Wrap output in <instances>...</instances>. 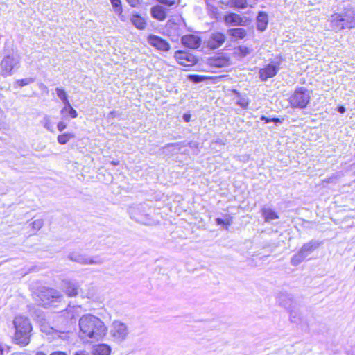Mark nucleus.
Here are the masks:
<instances>
[{"mask_svg": "<svg viewBox=\"0 0 355 355\" xmlns=\"http://www.w3.org/2000/svg\"><path fill=\"white\" fill-rule=\"evenodd\" d=\"M78 338L85 344L102 340L107 333V327L98 317L87 313L82 315L78 321Z\"/></svg>", "mask_w": 355, "mask_h": 355, "instance_id": "nucleus-1", "label": "nucleus"}, {"mask_svg": "<svg viewBox=\"0 0 355 355\" xmlns=\"http://www.w3.org/2000/svg\"><path fill=\"white\" fill-rule=\"evenodd\" d=\"M330 26L335 32L355 27V10L345 9L340 12L334 13L329 19Z\"/></svg>", "mask_w": 355, "mask_h": 355, "instance_id": "nucleus-2", "label": "nucleus"}, {"mask_svg": "<svg viewBox=\"0 0 355 355\" xmlns=\"http://www.w3.org/2000/svg\"><path fill=\"white\" fill-rule=\"evenodd\" d=\"M130 216L136 222L144 224L151 225L152 219L150 217V208L146 204H139L130 207L128 209Z\"/></svg>", "mask_w": 355, "mask_h": 355, "instance_id": "nucleus-3", "label": "nucleus"}, {"mask_svg": "<svg viewBox=\"0 0 355 355\" xmlns=\"http://www.w3.org/2000/svg\"><path fill=\"white\" fill-rule=\"evenodd\" d=\"M311 93L304 87L297 88L289 98V103L292 107L304 109L310 101Z\"/></svg>", "mask_w": 355, "mask_h": 355, "instance_id": "nucleus-4", "label": "nucleus"}, {"mask_svg": "<svg viewBox=\"0 0 355 355\" xmlns=\"http://www.w3.org/2000/svg\"><path fill=\"white\" fill-rule=\"evenodd\" d=\"M320 245V243L315 240H311L304 243L298 252L294 254L291 259V263L293 266L300 264L309 255H310Z\"/></svg>", "mask_w": 355, "mask_h": 355, "instance_id": "nucleus-5", "label": "nucleus"}, {"mask_svg": "<svg viewBox=\"0 0 355 355\" xmlns=\"http://www.w3.org/2000/svg\"><path fill=\"white\" fill-rule=\"evenodd\" d=\"M128 329L127 325L119 320L112 322L110 334L113 340L116 343H122L128 335Z\"/></svg>", "mask_w": 355, "mask_h": 355, "instance_id": "nucleus-6", "label": "nucleus"}, {"mask_svg": "<svg viewBox=\"0 0 355 355\" xmlns=\"http://www.w3.org/2000/svg\"><path fill=\"white\" fill-rule=\"evenodd\" d=\"M280 69L278 62H271L265 67L260 69L259 71V78L261 81H267L268 78H273Z\"/></svg>", "mask_w": 355, "mask_h": 355, "instance_id": "nucleus-7", "label": "nucleus"}, {"mask_svg": "<svg viewBox=\"0 0 355 355\" xmlns=\"http://www.w3.org/2000/svg\"><path fill=\"white\" fill-rule=\"evenodd\" d=\"M40 297L44 302V304H52L54 302H60L62 295L57 290L46 288L41 291Z\"/></svg>", "mask_w": 355, "mask_h": 355, "instance_id": "nucleus-8", "label": "nucleus"}, {"mask_svg": "<svg viewBox=\"0 0 355 355\" xmlns=\"http://www.w3.org/2000/svg\"><path fill=\"white\" fill-rule=\"evenodd\" d=\"M226 40V36L220 32H214L209 35L206 40L207 47L210 49H216L221 46Z\"/></svg>", "mask_w": 355, "mask_h": 355, "instance_id": "nucleus-9", "label": "nucleus"}, {"mask_svg": "<svg viewBox=\"0 0 355 355\" xmlns=\"http://www.w3.org/2000/svg\"><path fill=\"white\" fill-rule=\"evenodd\" d=\"M11 329L14 331L13 341L20 345L22 343V316L17 315L14 318Z\"/></svg>", "mask_w": 355, "mask_h": 355, "instance_id": "nucleus-10", "label": "nucleus"}, {"mask_svg": "<svg viewBox=\"0 0 355 355\" xmlns=\"http://www.w3.org/2000/svg\"><path fill=\"white\" fill-rule=\"evenodd\" d=\"M148 42L157 50L162 51H168L170 44L167 41L155 35H149L147 37Z\"/></svg>", "mask_w": 355, "mask_h": 355, "instance_id": "nucleus-11", "label": "nucleus"}, {"mask_svg": "<svg viewBox=\"0 0 355 355\" xmlns=\"http://www.w3.org/2000/svg\"><path fill=\"white\" fill-rule=\"evenodd\" d=\"M17 62L10 56L5 57L1 63L3 76L10 75L14 70Z\"/></svg>", "mask_w": 355, "mask_h": 355, "instance_id": "nucleus-12", "label": "nucleus"}, {"mask_svg": "<svg viewBox=\"0 0 355 355\" xmlns=\"http://www.w3.org/2000/svg\"><path fill=\"white\" fill-rule=\"evenodd\" d=\"M277 302L279 305L288 310L294 308L293 298L291 295L287 293H279L277 297Z\"/></svg>", "mask_w": 355, "mask_h": 355, "instance_id": "nucleus-13", "label": "nucleus"}, {"mask_svg": "<svg viewBox=\"0 0 355 355\" xmlns=\"http://www.w3.org/2000/svg\"><path fill=\"white\" fill-rule=\"evenodd\" d=\"M182 44L191 49H197L200 46L201 40L194 35H187L182 37Z\"/></svg>", "mask_w": 355, "mask_h": 355, "instance_id": "nucleus-14", "label": "nucleus"}, {"mask_svg": "<svg viewBox=\"0 0 355 355\" xmlns=\"http://www.w3.org/2000/svg\"><path fill=\"white\" fill-rule=\"evenodd\" d=\"M62 286L68 296L74 297L78 295V285L76 282L70 279H65L62 282Z\"/></svg>", "mask_w": 355, "mask_h": 355, "instance_id": "nucleus-15", "label": "nucleus"}, {"mask_svg": "<svg viewBox=\"0 0 355 355\" xmlns=\"http://www.w3.org/2000/svg\"><path fill=\"white\" fill-rule=\"evenodd\" d=\"M260 211L266 223H270L272 220L279 218L278 214L267 205L263 206Z\"/></svg>", "mask_w": 355, "mask_h": 355, "instance_id": "nucleus-16", "label": "nucleus"}, {"mask_svg": "<svg viewBox=\"0 0 355 355\" xmlns=\"http://www.w3.org/2000/svg\"><path fill=\"white\" fill-rule=\"evenodd\" d=\"M167 10L162 6L156 5L150 8L151 16L159 21H164L166 19L167 15Z\"/></svg>", "mask_w": 355, "mask_h": 355, "instance_id": "nucleus-17", "label": "nucleus"}, {"mask_svg": "<svg viewBox=\"0 0 355 355\" xmlns=\"http://www.w3.org/2000/svg\"><path fill=\"white\" fill-rule=\"evenodd\" d=\"M44 225V222L42 219H35L31 222H27L26 223V229H29L26 232V234L28 236L33 235L36 234V232L42 228Z\"/></svg>", "mask_w": 355, "mask_h": 355, "instance_id": "nucleus-18", "label": "nucleus"}, {"mask_svg": "<svg viewBox=\"0 0 355 355\" xmlns=\"http://www.w3.org/2000/svg\"><path fill=\"white\" fill-rule=\"evenodd\" d=\"M210 64L216 67H227L230 64V58L225 55L212 58Z\"/></svg>", "mask_w": 355, "mask_h": 355, "instance_id": "nucleus-19", "label": "nucleus"}, {"mask_svg": "<svg viewBox=\"0 0 355 355\" xmlns=\"http://www.w3.org/2000/svg\"><path fill=\"white\" fill-rule=\"evenodd\" d=\"M130 21L137 28L140 30L145 29L147 25L146 19L137 13L132 14Z\"/></svg>", "mask_w": 355, "mask_h": 355, "instance_id": "nucleus-20", "label": "nucleus"}, {"mask_svg": "<svg viewBox=\"0 0 355 355\" xmlns=\"http://www.w3.org/2000/svg\"><path fill=\"white\" fill-rule=\"evenodd\" d=\"M225 22L230 26L243 25V18L236 13H230L225 17Z\"/></svg>", "mask_w": 355, "mask_h": 355, "instance_id": "nucleus-21", "label": "nucleus"}, {"mask_svg": "<svg viewBox=\"0 0 355 355\" xmlns=\"http://www.w3.org/2000/svg\"><path fill=\"white\" fill-rule=\"evenodd\" d=\"M268 23V15L264 12H260L257 17V27L259 31H265Z\"/></svg>", "mask_w": 355, "mask_h": 355, "instance_id": "nucleus-22", "label": "nucleus"}, {"mask_svg": "<svg viewBox=\"0 0 355 355\" xmlns=\"http://www.w3.org/2000/svg\"><path fill=\"white\" fill-rule=\"evenodd\" d=\"M163 153L166 155H171L178 153L181 150L180 143H170L163 148Z\"/></svg>", "mask_w": 355, "mask_h": 355, "instance_id": "nucleus-23", "label": "nucleus"}, {"mask_svg": "<svg viewBox=\"0 0 355 355\" xmlns=\"http://www.w3.org/2000/svg\"><path fill=\"white\" fill-rule=\"evenodd\" d=\"M87 257L86 254H80L77 252H70L67 257L72 261L77 262L83 265H87Z\"/></svg>", "mask_w": 355, "mask_h": 355, "instance_id": "nucleus-24", "label": "nucleus"}, {"mask_svg": "<svg viewBox=\"0 0 355 355\" xmlns=\"http://www.w3.org/2000/svg\"><path fill=\"white\" fill-rule=\"evenodd\" d=\"M227 33L235 40H242L247 35L245 29L243 28H231L228 30Z\"/></svg>", "mask_w": 355, "mask_h": 355, "instance_id": "nucleus-25", "label": "nucleus"}, {"mask_svg": "<svg viewBox=\"0 0 355 355\" xmlns=\"http://www.w3.org/2000/svg\"><path fill=\"white\" fill-rule=\"evenodd\" d=\"M111 348L105 344L96 345L93 349V355H110Z\"/></svg>", "mask_w": 355, "mask_h": 355, "instance_id": "nucleus-26", "label": "nucleus"}, {"mask_svg": "<svg viewBox=\"0 0 355 355\" xmlns=\"http://www.w3.org/2000/svg\"><path fill=\"white\" fill-rule=\"evenodd\" d=\"M32 325L27 318H24V346L27 345L29 342V336H26V334L31 332Z\"/></svg>", "mask_w": 355, "mask_h": 355, "instance_id": "nucleus-27", "label": "nucleus"}, {"mask_svg": "<svg viewBox=\"0 0 355 355\" xmlns=\"http://www.w3.org/2000/svg\"><path fill=\"white\" fill-rule=\"evenodd\" d=\"M289 310L290 320L293 323L299 324L302 322V314L297 310L291 308Z\"/></svg>", "mask_w": 355, "mask_h": 355, "instance_id": "nucleus-28", "label": "nucleus"}, {"mask_svg": "<svg viewBox=\"0 0 355 355\" xmlns=\"http://www.w3.org/2000/svg\"><path fill=\"white\" fill-rule=\"evenodd\" d=\"M75 137V135L71 132H65L58 136V141L60 144H66L70 139Z\"/></svg>", "mask_w": 355, "mask_h": 355, "instance_id": "nucleus-29", "label": "nucleus"}, {"mask_svg": "<svg viewBox=\"0 0 355 355\" xmlns=\"http://www.w3.org/2000/svg\"><path fill=\"white\" fill-rule=\"evenodd\" d=\"M104 263V260L99 256L94 257H87V265H101Z\"/></svg>", "mask_w": 355, "mask_h": 355, "instance_id": "nucleus-30", "label": "nucleus"}, {"mask_svg": "<svg viewBox=\"0 0 355 355\" xmlns=\"http://www.w3.org/2000/svg\"><path fill=\"white\" fill-rule=\"evenodd\" d=\"M42 123L43 125L49 131L53 132V125L51 121V119L49 116H45L42 121Z\"/></svg>", "mask_w": 355, "mask_h": 355, "instance_id": "nucleus-31", "label": "nucleus"}, {"mask_svg": "<svg viewBox=\"0 0 355 355\" xmlns=\"http://www.w3.org/2000/svg\"><path fill=\"white\" fill-rule=\"evenodd\" d=\"M232 6L239 8H245L248 5V0H231Z\"/></svg>", "mask_w": 355, "mask_h": 355, "instance_id": "nucleus-32", "label": "nucleus"}, {"mask_svg": "<svg viewBox=\"0 0 355 355\" xmlns=\"http://www.w3.org/2000/svg\"><path fill=\"white\" fill-rule=\"evenodd\" d=\"M197 61V59L195 56L192 55H189L187 57L184 61H180V63L184 66H189L195 64Z\"/></svg>", "mask_w": 355, "mask_h": 355, "instance_id": "nucleus-33", "label": "nucleus"}, {"mask_svg": "<svg viewBox=\"0 0 355 355\" xmlns=\"http://www.w3.org/2000/svg\"><path fill=\"white\" fill-rule=\"evenodd\" d=\"M112 3V5L114 8L115 12L119 13V15L122 12V7L121 0H110Z\"/></svg>", "mask_w": 355, "mask_h": 355, "instance_id": "nucleus-34", "label": "nucleus"}, {"mask_svg": "<svg viewBox=\"0 0 355 355\" xmlns=\"http://www.w3.org/2000/svg\"><path fill=\"white\" fill-rule=\"evenodd\" d=\"M249 99L246 97H239L237 104L240 105L242 108H247L249 105Z\"/></svg>", "mask_w": 355, "mask_h": 355, "instance_id": "nucleus-35", "label": "nucleus"}, {"mask_svg": "<svg viewBox=\"0 0 355 355\" xmlns=\"http://www.w3.org/2000/svg\"><path fill=\"white\" fill-rule=\"evenodd\" d=\"M55 91L61 101L66 100V98H67V94L64 89L58 87L55 89Z\"/></svg>", "mask_w": 355, "mask_h": 355, "instance_id": "nucleus-36", "label": "nucleus"}, {"mask_svg": "<svg viewBox=\"0 0 355 355\" xmlns=\"http://www.w3.org/2000/svg\"><path fill=\"white\" fill-rule=\"evenodd\" d=\"M239 51L242 56H246L252 52V49L245 46H240L239 47Z\"/></svg>", "mask_w": 355, "mask_h": 355, "instance_id": "nucleus-37", "label": "nucleus"}, {"mask_svg": "<svg viewBox=\"0 0 355 355\" xmlns=\"http://www.w3.org/2000/svg\"><path fill=\"white\" fill-rule=\"evenodd\" d=\"M188 56H189V54L185 52L177 51L175 53V58L179 60V62L184 61L185 59L187 58V57H188Z\"/></svg>", "mask_w": 355, "mask_h": 355, "instance_id": "nucleus-38", "label": "nucleus"}, {"mask_svg": "<svg viewBox=\"0 0 355 355\" xmlns=\"http://www.w3.org/2000/svg\"><path fill=\"white\" fill-rule=\"evenodd\" d=\"M216 223L218 225H230V221L229 219H225V220H223L220 218H217L216 219Z\"/></svg>", "mask_w": 355, "mask_h": 355, "instance_id": "nucleus-39", "label": "nucleus"}, {"mask_svg": "<svg viewBox=\"0 0 355 355\" xmlns=\"http://www.w3.org/2000/svg\"><path fill=\"white\" fill-rule=\"evenodd\" d=\"M158 2L168 6H171L175 4V0H157Z\"/></svg>", "mask_w": 355, "mask_h": 355, "instance_id": "nucleus-40", "label": "nucleus"}, {"mask_svg": "<svg viewBox=\"0 0 355 355\" xmlns=\"http://www.w3.org/2000/svg\"><path fill=\"white\" fill-rule=\"evenodd\" d=\"M68 113L71 118H76L78 116L77 112L72 107H69Z\"/></svg>", "mask_w": 355, "mask_h": 355, "instance_id": "nucleus-41", "label": "nucleus"}, {"mask_svg": "<svg viewBox=\"0 0 355 355\" xmlns=\"http://www.w3.org/2000/svg\"><path fill=\"white\" fill-rule=\"evenodd\" d=\"M191 80H193L195 83H199L202 80V77L198 76V75H192L190 77Z\"/></svg>", "mask_w": 355, "mask_h": 355, "instance_id": "nucleus-42", "label": "nucleus"}, {"mask_svg": "<svg viewBox=\"0 0 355 355\" xmlns=\"http://www.w3.org/2000/svg\"><path fill=\"white\" fill-rule=\"evenodd\" d=\"M57 127H58V130L62 132L67 128V124L63 121H60L58 123Z\"/></svg>", "mask_w": 355, "mask_h": 355, "instance_id": "nucleus-43", "label": "nucleus"}, {"mask_svg": "<svg viewBox=\"0 0 355 355\" xmlns=\"http://www.w3.org/2000/svg\"><path fill=\"white\" fill-rule=\"evenodd\" d=\"M126 1L130 4V6L132 7L137 6L139 3V0H126Z\"/></svg>", "mask_w": 355, "mask_h": 355, "instance_id": "nucleus-44", "label": "nucleus"}, {"mask_svg": "<svg viewBox=\"0 0 355 355\" xmlns=\"http://www.w3.org/2000/svg\"><path fill=\"white\" fill-rule=\"evenodd\" d=\"M190 119H191V114H184L183 115V119L186 121V122H189L190 121Z\"/></svg>", "mask_w": 355, "mask_h": 355, "instance_id": "nucleus-45", "label": "nucleus"}, {"mask_svg": "<svg viewBox=\"0 0 355 355\" xmlns=\"http://www.w3.org/2000/svg\"><path fill=\"white\" fill-rule=\"evenodd\" d=\"M33 81V78L24 79V85H28Z\"/></svg>", "mask_w": 355, "mask_h": 355, "instance_id": "nucleus-46", "label": "nucleus"}, {"mask_svg": "<svg viewBox=\"0 0 355 355\" xmlns=\"http://www.w3.org/2000/svg\"><path fill=\"white\" fill-rule=\"evenodd\" d=\"M261 120L262 121H265L266 123H269V122H272V120H271V118H268V117H266L265 116H262L261 117Z\"/></svg>", "mask_w": 355, "mask_h": 355, "instance_id": "nucleus-47", "label": "nucleus"}, {"mask_svg": "<svg viewBox=\"0 0 355 355\" xmlns=\"http://www.w3.org/2000/svg\"><path fill=\"white\" fill-rule=\"evenodd\" d=\"M272 122H275L276 123H282L283 119H280L279 118H271Z\"/></svg>", "mask_w": 355, "mask_h": 355, "instance_id": "nucleus-48", "label": "nucleus"}, {"mask_svg": "<svg viewBox=\"0 0 355 355\" xmlns=\"http://www.w3.org/2000/svg\"><path fill=\"white\" fill-rule=\"evenodd\" d=\"M345 111H346L345 107H343V106H339L338 107V112L341 113V114L345 113Z\"/></svg>", "mask_w": 355, "mask_h": 355, "instance_id": "nucleus-49", "label": "nucleus"}, {"mask_svg": "<svg viewBox=\"0 0 355 355\" xmlns=\"http://www.w3.org/2000/svg\"><path fill=\"white\" fill-rule=\"evenodd\" d=\"M248 6L252 7L254 5L257 3V0H248Z\"/></svg>", "mask_w": 355, "mask_h": 355, "instance_id": "nucleus-50", "label": "nucleus"}, {"mask_svg": "<svg viewBox=\"0 0 355 355\" xmlns=\"http://www.w3.org/2000/svg\"><path fill=\"white\" fill-rule=\"evenodd\" d=\"M62 101L64 103V106H67V107H71V105H70V103H69V101L68 100V98H67L66 100H63Z\"/></svg>", "mask_w": 355, "mask_h": 355, "instance_id": "nucleus-51", "label": "nucleus"}, {"mask_svg": "<svg viewBox=\"0 0 355 355\" xmlns=\"http://www.w3.org/2000/svg\"><path fill=\"white\" fill-rule=\"evenodd\" d=\"M50 355H67V354L62 352H55L51 354Z\"/></svg>", "mask_w": 355, "mask_h": 355, "instance_id": "nucleus-52", "label": "nucleus"}, {"mask_svg": "<svg viewBox=\"0 0 355 355\" xmlns=\"http://www.w3.org/2000/svg\"><path fill=\"white\" fill-rule=\"evenodd\" d=\"M69 112V107L64 106V107L61 110V114H64V112Z\"/></svg>", "mask_w": 355, "mask_h": 355, "instance_id": "nucleus-53", "label": "nucleus"}, {"mask_svg": "<svg viewBox=\"0 0 355 355\" xmlns=\"http://www.w3.org/2000/svg\"><path fill=\"white\" fill-rule=\"evenodd\" d=\"M75 355H86V354H85V352L80 351V352H77Z\"/></svg>", "mask_w": 355, "mask_h": 355, "instance_id": "nucleus-54", "label": "nucleus"}, {"mask_svg": "<svg viewBox=\"0 0 355 355\" xmlns=\"http://www.w3.org/2000/svg\"><path fill=\"white\" fill-rule=\"evenodd\" d=\"M35 355H46V354H44V352H38L36 353Z\"/></svg>", "mask_w": 355, "mask_h": 355, "instance_id": "nucleus-55", "label": "nucleus"}, {"mask_svg": "<svg viewBox=\"0 0 355 355\" xmlns=\"http://www.w3.org/2000/svg\"><path fill=\"white\" fill-rule=\"evenodd\" d=\"M17 83L19 84L20 86H22V80H18Z\"/></svg>", "mask_w": 355, "mask_h": 355, "instance_id": "nucleus-56", "label": "nucleus"}, {"mask_svg": "<svg viewBox=\"0 0 355 355\" xmlns=\"http://www.w3.org/2000/svg\"><path fill=\"white\" fill-rule=\"evenodd\" d=\"M12 355H21V354L19 352H17V353L12 354Z\"/></svg>", "mask_w": 355, "mask_h": 355, "instance_id": "nucleus-57", "label": "nucleus"}, {"mask_svg": "<svg viewBox=\"0 0 355 355\" xmlns=\"http://www.w3.org/2000/svg\"><path fill=\"white\" fill-rule=\"evenodd\" d=\"M112 163L114 164V165H117L118 164V162H116L114 161H112Z\"/></svg>", "mask_w": 355, "mask_h": 355, "instance_id": "nucleus-58", "label": "nucleus"}, {"mask_svg": "<svg viewBox=\"0 0 355 355\" xmlns=\"http://www.w3.org/2000/svg\"><path fill=\"white\" fill-rule=\"evenodd\" d=\"M114 114V112H111L110 113V114H112H112Z\"/></svg>", "mask_w": 355, "mask_h": 355, "instance_id": "nucleus-59", "label": "nucleus"}, {"mask_svg": "<svg viewBox=\"0 0 355 355\" xmlns=\"http://www.w3.org/2000/svg\"><path fill=\"white\" fill-rule=\"evenodd\" d=\"M354 182H355V180H354Z\"/></svg>", "mask_w": 355, "mask_h": 355, "instance_id": "nucleus-60", "label": "nucleus"}]
</instances>
